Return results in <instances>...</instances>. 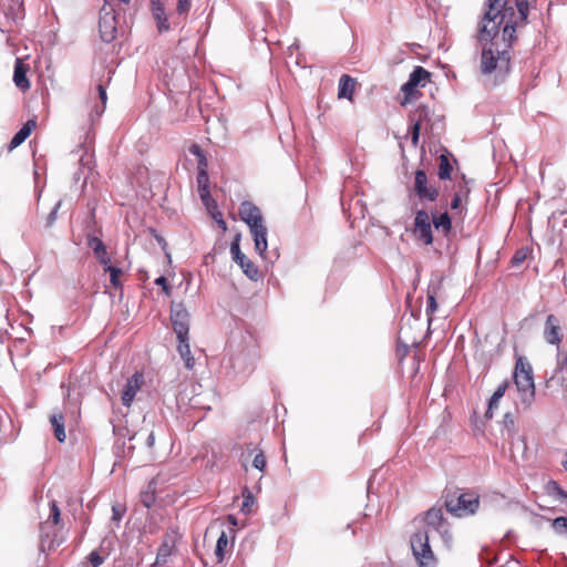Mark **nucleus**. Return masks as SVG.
I'll return each mask as SVG.
<instances>
[{
  "mask_svg": "<svg viewBox=\"0 0 567 567\" xmlns=\"http://www.w3.org/2000/svg\"><path fill=\"white\" fill-rule=\"evenodd\" d=\"M104 272L110 274V281L115 289L122 288V282L120 280V277L122 276L123 270L121 268L114 267V266H107L104 268Z\"/></svg>",
  "mask_w": 567,
  "mask_h": 567,
  "instance_id": "nucleus-31",
  "label": "nucleus"
},
{
  "mask_svg": "<svg viewBox=\"0 0 567 567\" xmlns=\"http://www.w3.org/2000/svg\"><path fill=\"white\" fill-rule=\"evenodd\" d=\"M433 225L437 230H442L444 235H447L452 228L450 215L445 212L440 216H433Z\"/></svg>",
  "mask_w": 567,
  "mask_h": 567,
  "instance_id": "nucleus-27",
  "label": "nucleus"
},
{
  "mask_svg": "<svg viewBox=\"0 0 567 567\" xmlns=\"http://www.w3.org/2000/svg\"><path fill=\"white\" fill-rule=\"evenodd\" d=\"M155 444V435L153 432H151L146 437V446L148 449H152Z\"/></svg>",
  "mask_w": 567,
  "mask_h": 567,
  "instance_id": "nucleus-54",
  "label": "nucleus"
},
{
  "mask_svg": "<svg viewBox=\"0 0 567 567\" xmlns=\"http://www.w3.org/2000/svg\"><path fill=\"white\" fill-rule=\"evenodd\" d=\"M40 542L42 550L48 548L52 550L62 544V539H58L55 536V527L50 524L49 520L41 523L40 525Z\"/></svg>",
  "mask_w": 567,
  "mask_h": 567,
  "instance_id": "nucleus-14",
  "label": "nucleus"
},
{
  "mask_svg": "<svg viewBox=\"0 0 567 567\" xmlns=\"http://www.w3.org/2000/svg\"><path fill=\"white\" fill-rule=\"evenodd\" d=\"M197 189L198 192H205V189H209V176L207 173V167H198Z\"/></svg>",
  "mask_w": 567,
  "mask_h": 567,
  "instance_id": "nucleus-32",
  "label": "nucleus"
},
{
  "mask_svg": "<svg viewBox=\"0 0 567 567\" xmlns=\"http://www.w3.org/2000/svg\"><path fill=\"white\" fill-rule=\"evenodd\" d=\"M421 125L413 123L410 130L411 143L414 147L419 145Z\"/></svg>",
  "mask_w": 567,
  "mask_h": 567,
  "instance_id": "nucleus-46",
  "label": "nucleus"
},
{
  "mask_svg": "<svg viewBox=\"0 0 567 567\" xmlns=\"http://www.w3.org/2000/svg\"><path fill=\"white\" fill-rule=\"evenodd\" d=\"M413 233L424 245L433 243L430 216L423 209L417 210L415 214Z\"/></svg>",
  "mask_w": 567,
  "mask_h": 567,
  "instance_id": "nucleus-9",
  "label": "nucleus"
},
{
  "mask_svg": "<svg viewBox=\"0 0 567 567\" xmlns=\"http://www.w3.org/2000/svg\"><path fill=\"white\" fill-rule=\"evenodd\" d=\"M49 420L52 425L55 439L61 443L64 442L66 435L64 429L65 419L63 413L61 411H53Z\"/></svg>",
  "mask_w": 567,
  "mask_h": 567,
  "instance_id": "nucleus-19",
  "label": "nucleus"
},
{
  "mask_svg": "<svg viewBox=\"0 0 567 567\" xmlns=\"http://www.w3.org/2000/svg\"><path fill=\"white\" fill-rule=\"evenodd\" d=\"M218 225H219L223 229H225V228H226V223H225V220H224V219H219V220H218Z\"/></svg>",
  "mask_w": 567,
  "mask_h": 567,
  "instance_id": "nucleus-58",
  "label": "nucleus"
},
{
  "mask_svg": "<svg viewBox=\"0 0 567 567\" xmlns=\"http://www.w3.org/2000/svg\"><path fill=\"white\" fill-rule=\"evenodd\" d=\"M414 192L421 200L434 202L439 196V190L435 187L427 186V176L422 169L415 172Z\"/></svg>",
  "mask_w": 567,
  "mask_h": 567,
  "instance_id": "nucleus-11",
  "label": "nucleus"
},
{
  "mask_svg": "<svg viewBox=\"0 0 567 567\" xmlns=\"http://www.w3.org/2000/svg\"><path fill=\"white\" fill-rule=\"evenodd\" d=\"M543 336H544L545 341L548 344L556 346V347L561 344L563 329H561L560 320L556 316H554V315L547 316L545 323H544Z\"/></svg>",
  "mask_w": 567,
  "mask_h": 567,
  "instance_id": "nucleus-10",
  "label": "nucleus"
},
{
  "mask_svg": "<svg viewBox=\"0 0 567 567\" xmlns=\"http://www.w3.org/2000/svg\"><path fill=\"white\" fill-rule=\"evenodd\" d=\"M430 76L431 73L423 66H415L410 74L408 82L401 86V91L405 94L404 101H402L401 104L405 105L409 102L410 97L415 93V89L417 86L424 87Z\"/></svg>",
  "mask_w": 567,
  "mask_h": 567,
  "instance_id": "nucleus-8",
  "label": "nucleus"
},
{
  "mask_svg": "<svg viewBox=\"0 0 567 567\" xmlns=\"http://www.w3.org/2000/svg\"><path fill=\"white\" fill-rule=\"evenodd\" d=\"M557 488V494H558V497L560 499H567V492L561 489L560 487H556Z\"/></svg>",
  "mask_w": 567,
  "mask_h": 567,
  "instance_id": "nucleus-56",
  "label": "nucleus"
},
{
  "mask_svg": "<svg viewBox=\"0 0 567 567\" xmlns=\"http://www.w3.org/2000/svg\"><path fill=\"white\" fill-rule=\"evenodd\" d=\"M437 310L436 290L427 291L426 313L433 315Z\"/></svg>",
  "mask_w": 567,
  "mask_h": 567,
  "instance_id": "nucleus-37",
  "label": "nucleus"
},
{
  "mask_svg": "<svg viewBox=\"0 0 567 567\" xmlns=\"http://www.w3.org/2000/svg\"><path fill=\"white\" fill-rule=\"evenodd\" d=\"M486 11L478 24L477 40L483 45L482 74L504 76L511 70V49L517 40L516 28L525 25L529 13L528 0H486Z\"/></svg>",
  "mask_w": 567,
  "mask_h": 567,
  "instance_id": "nucleus-1",
  "label": "nucleus"
},
{
  "mask_svg": "<svg viewBox=\"0 0 567 567\" xmlns=\"http://www.w3.org/2000/svg\"><path fill=\"white\" fill-rule=\"evenodd\" d=\"M177 351L183 359L185 367L188 370H192L195 365V358L192 355L190 346H189V337L177 338Z\"/></svg>",
  "mask_w": 567,
  "mask_h": 567,
  "instance_id": "nucleus-20",
  "label": "nucleus"
},
{
  "mask_svg": "<svg viewBox=\"0 0 567 567\" xmlns=\"http://www.w3.org/2000/svg\"><path fill=\"white\" fill-rule=\"evenodd\" d=\"M563 466L567 471V458L563 462Z\"/></svg>",
  "mask_w": 567,
  "mask_h": 567,
  "instance_id": "nucleus-59",
  "label": "nucleus"
},
{
  "mask_svg": "<svg viewBox=\"0 0 567 567\" xmlns=\"http://www.w3.org/2000/svg\"><path fill=\"white\" fill-rule=\"evenodd\" d=\"M239 241L240 235H237L230 245L233 260L241 268L249 279L257 281L260 278V272L255 264L244 252H241Z\"/></svg>",
  "mask_w": 567,
  "mask_h": 567,
  "instance_id": "nucleus-6",
  "label": "nucleus"
},
{
  "mask_svg": "<svg viewBox=\"0 0 567 567\" xmlns=\"http://www.w3.org/2000/svg\"><path fill=\"white\" fill-rule=\"evenodd\" d=\"M470 194V188L466 186V183L458 185V190L455 192L452 202H451V208L453 210H457L461 208L462 198L467 197Z\"/></svg>",
  "mask_w": 567,
  "mask_h": 567,
  "instance_id": "nucleus-29",
  "label": "nucleus"
},
{
  "mask_svg": "<svg viewBox=\"0 0 567 567\" xmlns=\"http://www.w3.org/2000/svg\"><path fill=\"white\" fill-rule=\"evenodd\" d=\"M175 547L174 536L166 534L163 538L161 546L158 547L154 566H163L167 563L168 557L172 555Z\"/></svg>",
  "mask_w": 567,
  "mask_h": 567,
  "instance_id": "nucleus-15",
  "label": "nucleus"
},
{
  "mask_svg": "<svg viewBox=\"0 0 567 567\" xmlns=\"http://www.w3.org/2000/svg\"><path fill=\"white\" fill-rule=\"evenodd\" d=\"M513 379L519 394L520 404L525 409L530 408L535 400V383L533 368L525 358H517Z\"/></svg>",
  "mask_w": 567,
  "mask_h": 567,
  "instance_id": "nucleus-2",
  "label": "nucleus"
},
{
  "mask_svg": "<svg viewBox=\"0 0 567 567\" xmlns=\"http://www.w3.org/2000/svg\"><path fill=\"white\" fill-rule=\"evenodd\" d=\"M52 526H56L61 520V512L55 501H52L50 504V516L49 519Z\"/></svg>",
  "mask_w": 567,
  "mask_h": 567,
  "instance_id": "nucleus-36",
  "label": "nucleus"
},
{
  "mask_svg": "<svg viewBox=\"0 0 567 567\" xmlns=\"http://www.w3.org/2000/svg\"><path fill=\"white\" fill-rule=\"evenodd\" d=\"M355 87V79L348 74H342L339 79L338 84V97L339 99H347L349 101H352L353 93Z\"/></svg>",
  "mask_w": 567,
  "mask_h": 567,
  "instance_id": "nucleus-18",
  "label": "nucleus"
},
{
  "mask_svg": "<svg viewBox=\"0 0 567 567\" xmlns=\"http://www.w3.org/2000/svg\"><path fill=\"white\" fill-rule=\"evenodd\" d=\"M87 246L93 250L94 252V256L102 251L105 247L104 243L97 238V237H94V236H90L87 238Z\"/></svg>",
  "mask_w": 567,
  "mask_h": 567,
  "instance_id": "nucleus-38",
  "label": "nucleus"
},
{
  "mask_svg": "<svg viewBox=\"0 0 567 567\" xmlns=\"http://www.w3.org/2000/svg\"><path fill=\"white\" fill-rule=\"evenodd\" d=\"M116 14L115 8L113 6H103L100 11V21H99V30L101 39L110 43L116 37Z\"/></svg>",
  "mask_w": 567,
  "mask_h": 567,
  "instance_id": "nucleus-5",
  "label": "nucleus"
},
{
  "mask_svg": "<svg viewBox=\"0 0 567 567\" xmlns=\"http://www.w3.org/2000/svg\"><path fill=\"white\" fill-rule=\"evenodd\" d=\"M143 384L144 375L142 372H135L131 378L127 379L121 394V401L124 406H131Z\"/></svg>",
  "mask_w": 567,
  "mask_h": 567,
  "instance_id": "nucleus-12",
  "label": "nucleus"
},
{
  "mask_svg": "<svg viewBox=\"0 0 567 567\" xmlns=\"http://www.w3.org/2000/svg\"><path fill=\"white\" fill-rule=\"evenodd\" d=\"M527 257V251L525 249L517 250L511 259L513 266L522 265Z\"/></svg>",
  "mask_w": 567,
  "mask_h": 567,
  "instance_id": "nucleus-45",
  "label": "nucleus"
},
{
  "mask_svg": "<svg viewBox=\"0 0 567 567\" xmlns=\"http://www.w3.org/2000/svg\"><path fill=\"white\" fill-rule=\"evenodd\" d=\"M559 379H560V383H561V386L564 388V390L567 392V372H564V373H556Z\"/></svg>",
  "mask_w": 567,
  "mask_h": 567,
  "instance_id": "nucleus-53",
  "label": "nucleus"
},
{
  "mask_svg": "<svg viewBox=\"0 0 567 567\" xmlns=\"http://www.w3.org/2000/svg\"><path fill=\"white\" fill-rule=\"evenodd\" d=\"M228 546V538L225 532H221L220 536L217 539L215 555L218 561H221L225 556V550Z\"/></svg>",
  "mask_w": 567,
  "mask_h": 567,
  "instance_id": "nucleus-33",
  "label": "nucleus"
},
{
  "mask_svg": "<svg viewBox=\"0 0 567 567\" xmlns=\"http://www.w3.org/2000/svg\"><path fill=\"white\" fill-rule=\"evenodd\" d=\"M95 258L99 260V262L105 268L111 265V258L106 251V248H104L102 251L97 252L95 255Z\"/></svg>",
  "mask_w": 567,
  "mask_h": 567,
  "instance_id": "nucleus-47",
  "label": "nucleus"
},
{
  "mask_svg": "<svg viewBox=\"0 0 567 567\" xmlns=\"http://www.w3.org/2000/svg\"><path fill=\"white\" fill-rule=\"evenodd\" d=\"M430 109L426 105H419L413 112L410 114V120L412 123H417L422 125V123L430 120Z\"/></svg>",
  "mask_w": 567,
  "mask_h": 567,
  "instance_id": "nucleus-26",
  "label": "nucleus"
},
{
  "mask_svg": "<svg viewBox=\"0 0 567 567\" xmlns=\"http://www.w3.org/2000/svg\"><path fill=\"white\" fill-rule=\"evenodd\" d=\"M199 197L203 202V204L207 207V209L216 208V202L210 196L209 189H205V192H198Z\"/></svg>",
  "mask_w": 567,
  "mask_h": 567,
  "instance_id": "nucleus-42",
  "label": "nucleus"
},
{
  "mask_svg": "<svg viewBox=\"0 0 567 567\" xmlns=\"http://www.w3.org/2000/svg\"><path fill=\"white\" fill-rule=\"evenodd\" d=\"M189 153L192 155H194L196 158H197V168L199 166L202 167H207L208 166V163H207V158L205 156V153L204 151L200 148L199 145L197 144H192L188 148Z\"/></svg>",
  "mask_w": 567,
  "mask_h": 567,
  "instance_id": "nucleus-34",
  "label": "nucleus"
},
{
  "mask_svg": "<svg viewBox=\"0 0 567 567\" xmlns=\"http://www.w3.org/2000/svg\"><path fill=\"white\" fill-rule=\"evenodd\" d=\"M171 321L177 338L189 337L190 316L183 303H172Z\"/></svg>",
  "mask_w": 567,
  "mask_h": 567,
  "instance_id": "nucleus-7",
  "label": "nucleus"
},
{
  "mask_svg": "<svg viewBox=\"0 0 567 567\" xmlns=\"http://www.w3.org/2000/svg\"><path fill=\"white\" fill-rule=\"evenodd\" d=\"M250 234L252 236L254 243H255V249L260 255L264 256V254L267 250L268 244H267V227L265 224L258 225L256 227L249 228Z\"/></svg>",
  "mask_w": 567,
  "mask_h": 567,
  "instance_id": "nucleus-16",
  "label": "nucleus"
},
{
  "mask_svg": "<svg viewBox=\"0 0 567 567\" xmlns=\"http://www.w3.org/2000/svg\"><path fill=\"white\" fill-rule=\"evenodd\" d=\"M445 507L457 517L473 515L480 507V496L474 492L462 493L456 497L449 496L445 499Z\"/></svg>",
  "mask_w": 567,
  "mask_h": 567,
  "instance_id": "nucleus-3",
  "label": "nucleus"
},
{
  "mask_svg": "<svg viewBox=\"0 0 567 567\" xmlns=\"http://www.w3.org/2000/svg\"><path fill=\"white\" fill-rule=\"evenodd\" d=\"M411 548L420 567H435L436 558L430 546L426 530H417L412 535Z\"/></svg>",
  "mask_w": 567,
  "mask_h": 567,
  "instance_id": "nucleus-4",
  "label": "nucleus"
},
{
  "mask_svg": "<svg viewBox=\"0 0 567 567\" xmlns=\"http://www.w3.org/2000/svg\"><path fill=\"white\" fill-rule=\"evenodd\" d=\"M199 197L203 202V204L207 207V209L216 208V202L210 196L209 189H205V192H198Z\"/></svg>",
  "mask_w": 567,
  "mask_h": 567,
  "instance_id": "nucleus-41",
  "label": "nucleus"
},
{
  "mask_svg": "<svg viewBox=\"0 0 567 567\" xmlns=\"http://www.w3.org/2000/svg\"><path fill=\"white\" fill-rule=\"evenodd\" d=\"M97 91H99V97H100V100H101V102L103 104V107H104L105 103H106V100H107L105 87L102 84H99L97 85Z\"/></svg>",
  "mask_w": 567,
  "mask_h": 567,
  "instance_id": "nucleus-49",
  "label": "nucleus"
},
{
  "mask_svg": "<svg viewBox=\"0 0 567 567\" xmlns=\"http://www.w3.org/2000/svg\"><path fill=\"white\" fill-rule=\"evenodd\" d=\"M442 534H443V537H444L446 540H450V539H451V534H450L447 530L442 532Z\"/></svg>",
  "mask_w": 567,
  "mask_h": 567,
  "instance_id": "nucleus-57",
  "label": "nucleus"
},
{
  "mask_svg": "<svg viewBox=\"0 0 567 567\" xmlns=\"http://www.w3.org/2000/svg\"><path fill=\"white\" fill-rule=\"evenodd\" d=\"M557 353H556V373H564L567 368V341L566 344L557 346Z\"/></svg>",
  "mask_w": 567,
  "mask_h": 567,
  "instance_id": "nucleus-25",
  "label": "nucleus"
},
{
  "mask_svg": "<svg viewBox=\"0 0 567 567\" xmlns=\"http://www.w3.org/2000/svg\"><path fill=\"white\" fill-rule=\"evenodd\" d=\"M155 285L157 286H162L163 289L168 292V286H167V280L165 277L161 276L158 278L155 279Z\"/></svg>",
  "mask_w": 567,
  "mask_h": 567,
  "instance_id": "nucleus-51",
  "label": "nucleus"
},
{
  "mask_svg": "<svg viewBox=\"0 0 567 567\" xmlns=\"http://www.w3.org/2000/svg\"><path fill=\"white\" fill-rule=\"evenodd\" d=\"M553 529L559 535H567V517L559 516L551 522Z\"/></svg>",
  "mask_w": 567,
  "mask_h": 567,
  "instance_id": "nucleus-35",
  "label": "nucleus"
},
{
  "mask_svg": "<svg viewBox=\"0 0 567 567\" xmlns=\"http://www.w3.org/2000/svg\"><path fill=\"white\" fill-rule=\"evenodd\" d=\"M424 520L427 526L440 530L444 525V516L442 508L432 507L425 513Z\"/></svg>",
  "mask_w": 567,
  "mask_h": 567,
  "instance_id": "nucleus-22",
  "label": "nucleus"
},
{
  "mask_svg": "<svg viewBox=\"0 0 567 567\" xmlns=\"http://www.w3.org/2000/svg\"><path fill=\"white\" fill-rule=\"evenodd\" d=\"M252 503H254V497L250 494H248L243 502V511L248 513L249 509L246 511V508H248Z\"/></svg>",
  "mask_w": 567,
  "mask_h": 567,
  "instance_id": "nucleus-50",
  "label": "nucleus"
},
{
  "mask_svg": "<svg viewBox=\"0 0 567 567\" xmlns=\"http://www.w3.org/2000/svg\"><path fill=\"white\" fill-rule=\"evenodd\" d=\"M138 435V433L134 434L133 436H130V440H134Z\"/></svg>",
  "mask_w": 567,
  "mask_h": 567,
  "instance_id": "nucleus-62",
  "label": "nucleus"
},
{
  "mask_svg": "<svg viewBox=\"0 0 567 567\" xmlns=\"http://www.w3.org/2000/svg\"><path fill=\"white\" fill-rule=\"evenodd\" d=\"M252 466L260 472H264L267 466V461L264 452L259 450L252 460Z\"/></svg>",
  "mask_w": 567,
  "mask_h": 567,
  "instance_id": "nucleus-39",
  "label": "nucleus"
},
{
  "mask_svg": "<svg viewBox=\"0 0 567 567\" xmlns=\"http://www.w3.org/2000/svg\"><path fill=\"white\" fill-rule=\"evenodd\" d=\"M503 423H504L505 429L508 431V433L514 432L515 422H514V419L511 413H506L504 415Z\"/></svg>",
  "mask_w": 567,
  "mask_h": 567,
  "instance_id": "nucleus-48",
  "label": "nucleus"
},
{
  "mask_svg": "<svg viewBox=\"0 0 567 567\" xmlns=\"http://www.w3.org/2000/svg\"><path fill=\"white\" fill-rule=\"evenodd\" d=\"M17 2L19 3L20 7L23 6V0H17Z\"/></svg>",
  "mask_w": 567,
  "mask_h": 567,
  "instance_id": "nucleus-61",
  "label": "nucleus"
},
{
  "mask_svg": "<svg viewBox=\"0 0 567 567\" xmlns=\"http://www.w3.org/2000/svg\"><path fill=\"white\" fill-rule=\"evenodd\" d=\"M508 385H509V382L507 380H505L495 390V392L493 393V395L491 396L489 402H488V409L485 413L486 417L491 419L493 416V409L498 406V402L504 396Z\"/></svg>",
  "mask_w": 567,
  "mask_h": 567,
  "instance_id": "nucleus-24",
  "label": "nucleus"
},
{
  "mask_svg": "<svg viewBox=\"0 0 567 567\" xmlns=\"http://www.w3.org/2000/svg\"><path fill=\"white\" fill-rule=\"evenodd\" d=\"M13 81L21 90H28L30 87V82L27 78V66L23 64L21 59L16 60Z\"/></svg>",
  "mask_w": 567,
  "mask_h": 567,
  "instance_id": "nucleus-21",
  "label": "nucleus"
},
{
  "mask_svg": "<svg viewBox=\"0 0 567 567\" xmlns=\"http://www.w3.org/2000/svg\"><path fill=\"white\" fill-rule=\"evenodd\" d=\"M192 3L189 0H177L176 12L178 16H186L190 10Z\"/></svg>",
  "mask_w": 567,
  "mask_h": 567,
  "instance_id": "nucleus-44",
  "label": "nucleus"
},
{
  "mask_svg": "<svg viewBox=\"0 0 567 567\" xmlns=\"http://www.w3.org/2000/svg\"><path fill=\"white\" fill-rule=\"evenodd\" d=\"M451 172H452V165L450 164L449 157L444 154L440 156V164H439V178L440 179H450L451 178Z\"/></svg>",
  "mask_w": 567,
  "mask_h": 567,
  "instance_id": "nucleus-30",
  "label": "nucleus"
},
{
  "mask_svg": "<svg viewBox=\"0 0 567 567\" xmlns=\"http://www.w3.org/2000/svg\"><path fill=\"white\" fill-rule=\"evenodd\" d=\"M115 2H117L118 4H128L131 2V0H104V4L103 6H113L115 7Z\"/></svg>",
  "mask_w": 567,
  "mask_h": 567,
  "instance_id": "nucleus-52",
  "label": "nucleus"
},
{
  "mask_svg": "<svg viewBox=\"0 0 567 567\" xmlns=\"http://www.w3.org/2000/svg\"><path fill=\"white\" fill-rule=\"evenodd\" d=\"M152 8L153 17L157 23V29L159 32L168 31L169 24L167 23V16L165 13V9L162 2H154Z\"/></svg>",
  "mask_w": 567,
  "mask_h": 567,
  "instance_id": "nucleus-23",
  "label": "nucleus"
},
{
  "mask_svg": "<svg viewBox=\"0 0 567 567\" xmlns=\"http://www.w3.org/2000/svg\"><path fill=\"white\" fill-rule=\"evenodd\" d=\"M61 207V200H59L54 207L52 208V210L49 213V215L47 216L45 218V223H44V227L45 228H51L53 226V224L55 223L56 220V217H58V210L60 209Z\"/></svg>",
  "mask_w": 567,
  "mask_h": 567,
  "instance_id": "nucleus-40",
  "label": "nucleus"
},
{
  "mask_svg": "<svg viewBox=\"0 0 567 567\" xmlns=\"http://www.w3.org/2000/svg\"><path fill=\"white\" fill-rule=\"evenodd\" d=\"M239 216L249 228L264 224L260 209L251 202H243L239 206Z\"/></svg>",
  "mask_w": 567,
  "mask_h": 567,
  "instance_id": "nucleus-13",
  "label": "nucleus"
},
{
  "mask_svg": "<svg viewBox=\"0 0 567 567\" xmlns=\"http://www.w3.org/2000/svg\"><path fill=\"white\" fill-rule=\"evenodd\" d=\"M109 555V551L104 547V542L102 543L100 550H93L89 554L87 560L92 565V567H100L103 563L105 557Z\"/></svg>",
  "mask_w": 567,
  "mask_h": 567,
  "instance_id": "nucleus-28",
  "label": "nucleus"
},
{
  "mask_svg": "<svg viewBox=\"0 0 567 567\" xmlns=\"http://www.w3.org/2000/svg\"><path fill=\"white\" fill-rule=\"evenodd\" d=\"M565 372H567V367H566V370H565Z\"/></svg>",
  "mask_w": 567,
  "mask_h": 567,
  "instance_id": "nucleus-63",
  "label": "nucleus"
},
{
  "mask_svg": "<svg viewBox=\"0 0 567 567\" xmlns=\"http://www.w3.org/2000/svg\"><path fill=\"white\" fill-rule=\"evenodd\" d=\"M150 1H151V7H153V6H154L155 0H150ZM156 2H161V0H156Z\"/></svg>",
  "mask_w": 567,
  "mask_h": 567,
  "instance_id": "nucleus-60",
  "label": "nucleus"
},
{
  "mask_svg": "<svg viewBox=\"0 0 567 567\" xmlns=\"http://www.w3.org/2000/svg\"><path fill=\"white\" fill-rule=\"evenodd\" d=\"M121 517H122L121 511L117 507L113 506V518L115 520H120Z\"/></svg>",
  "mask_w": 567,
  "mask_h": 567,
  "instance_id": "nucleus-55",
  "label": "nucleus"
},
{
  "mask_svg": "<svg viewBox=\"0 0 567 567\" xmlns=\"http://www.w3.org/2000/svg\"><path fill=\"white\" fill-rule=\"evenodd\" d=\"M35 120H28L12 137L8 146L9 151H13L18 146H20L30 136L31 132L35 128Z\"/></svg>",
  "mask_w": 567,
  "mask_h": 567,
  "instance_id": "nucleus-17",
  "label": "nucleus"
},
{
  "mask_svg": "<svg viewBox=\"0 0 567 567\" xmlns=\"http://www.w3.org/2000/svg\"><path fill=\"white\" fill-rule=\"evenodd\" d=\"M199 197L203 202V204L207 207V209L216 208V202L210 196L209 189H205V192H198Z\"/></svg>",
  "mask_w": 567,
  "mask_h": 567,
  "instance_id": "nucleus-43",
  "label": "nucleus"
}]
</instances>
